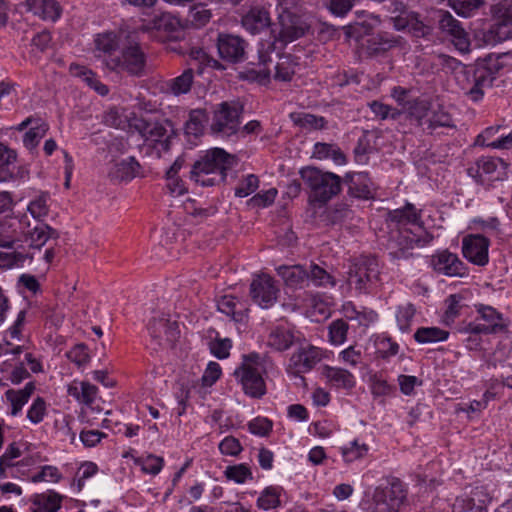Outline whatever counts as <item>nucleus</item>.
Segmentation results:
<instances>
[{"label": "nucleus", "instance_id": "f257e3e1", "mask_svg": "<svg viewBox=\"0 0 512 512\" xmlns=\"http://www.w3.org/2000/svg\"><path fill=\"white\" fill-rule=\"evenodd\" d=\"M501 68L498 57L488 55L475 66L460 70L456 76L457 84L469 99L477 102L483 98L485 89L492 86Z\"/></svg>", "mask_w": 512, "mask_h": 512}, {"label": "nucleus", "instance_id": "f03ea898", "mask_svg": "<svg viewBox=\"0 0 512 512\" xmlns=\"http://www.w3.org/2000/svg\"><path fill=\"white\" fill-rule=\"evenodd\" d=\"M235 156L221 148H212L205 151L195 161L190 176L201 186H214L222 183L226 178V172L235 164Z\"/></svg>", "mask_w": 512, "mask_h": 512}, {"label": "nucleus", "instance_id": "7ed1b4c3", "mask_svg": "<svg viewBox=\"0 0 512 512\" xmlns=\"http://www.w3.org/2000/svg\"><path fill=\"white\" fill-rule=\"evenodd\" d=\"M299 174L304 184L309 188L311 204L325 205L341 191V178L332 173L313 166L300 169Z\"/></svg>", "mask_w": 512, "mask_h": 512}, {"label": "nucleus", "instance_id": "20e7f679", "mask_svg": "<svg viewBox=\"0 0 512 512\" xmlns=\"http://www.w3.org/2000/svg\"><path fill=\"white\" fill-rule=\"evenodd\" d=\"M265 368L266 356L257 352L242 356V363L235 369L234 376L246 395L259 399L266 394V384L262 376Z\"/></svg>", "mask_w": 512, "mask_h": 512}, {"label": "nucleus", "instance_id": "39448f33", "mask_svg": "<svg viewBox=\"0 0 512 512\" xmlns=\"http://www.w3.org/2000/svg\"><path fill=\"white\" fill-rule=\"evenodd\" d=\"M104 65L111 71L126 72L139 77L145 73L146 55L140 44L130 36L122 49L121 56L105 59Z\"/></svg>", "mask_w": 512, "mask_h": 512}, {"label": "nucleus", "instance_id": "423d86ee", "mask_svg": "<svg viewBox=\"0 0 512 512\" xmlns=\"http://www.w3.org/2000/svg\"><path fill=\"white\" fill-rule=\"evenodd\" d=\"M406 499V490L399 479H393L386 487H377L372 498L363 503L365 512H398Z\"/></svg>", "mask_w": 512, "mask_h": 512}, {"label": "nucleus", "instance_id": "0eeeda50", "mask_svg": "<svg viewBox=\"0 0 512 512\" xmlns=\"http://www.w3.org/2000/svg\"><path fill=\"white\" fill-rule=\"evenodd\" d=\"M129 127L136 131L145 142L159 144L162 149L169 148V140L174 135V126L168 119L153 120L143 117H133Z\"/></svg>", "mask_w": 512, "mask_h": 512}, {"label": "nucleus", "instance_id": "6e6552de", "mask_svg": "<svg viewBox=\"0 0 512 512\" xmlns=\"http://www.w3.org/2000/svg\"><path fill=\"white\" fill-rule=\"evenodd\" d=\"M380 266L375 257H362L348 271L347 283L358 293H369L377 285Z\"/></svg>", "mask_w": 512, "mask_h": 512}, {"label": "nucleus", "instance_id": "1a4fd4ad", "mask_svg": "<svg viewBox=\"0 0 512 512\" xmlns=\"http://www.w3.org/2000/svg\"><path fill=\"white\" fill-rule=\"evenodd\" d=\"M279 30H272L275 41L291 43L306 34L310 24L304 15H298L288 8H282L278 13Z\"/></svg>", "mask_w": 512, "mask_h": 512}, {"label": "nucleus", "instance_id": "9d476101", "mask_svg": "<svg viewBox=\"0 0 512 512\" xmlns=\"http://www.w3.org/2000/svg\"><path fill=\"white\" fill-rule=\"evenodd\" d=\"M243 106L236 101L220 103L214 111L211 130L214 133L230 137L239 131Z\"/></svg>", "mask_w": 512, "mask_h": 512}, {"label": "nucleus", "instance_id": "9b49d317", "mask_svg": "<svg viewBox=\"0 0 512 512\" xmlns=\"http://www.w3.org/2000/svg\"><path fill=\"white\" fill-rule=\"evenodd\" d=\"M475 307L479 317L468 324V332L472 334H497L507 330L505 319L495 308L483 304Z\"/></svg>", "mask_w": 512, "mask_h": 512}, {"label": "nucleus", "instance_id": "f8f14e48", "mask_svg": "<svg viewBox=\"0 0 512 512\" xmlns=\"http://www.w3.org/2000/svg\"><path fill=\"white\" fill-rule=\"evenodd\" d=\"M17 223L24 241L30 248L41 249L49 239L59 237V233L43 221H31L26 215L17 220Z\"/></svg>", "mask_w": 512, "mask_h": 512}, {"label": "nucleus", "instance_id": "ddd939ff", "mask_svg": "<svg viewBox=\"0 0 512 512\" xmlns=\"http://www.w3.org/2000/svg\"><path fill=\"white\" fill-rule=\"evenodd\" d=\"M298 345L287 366V372L293 376H300L302 373L310 371L322 359L320 348L307 343L304 339Z\"/></svg>", "mask_w": 512, "mask_h": 512}, {"label": "nucleus", "instance_id": "4468645a", "mask_svg": "<svg viewBox=\"0 0 512 512\" xmlns=\"http://www.w3.org/2000/svg\"><path fill=\"white\" fill-rule=\"evenodd\" d=\"M279 291L276 281L266 274L253 279L250 285V294L253 301L266 309L276 303Z\"/></svg>", "mask_w": 512, "mask_h": 512}, {"label": "nucleus", "instance_id": "2eb2a0df", "mask_svg": "<svg viewBox=\"0 0 512 512\" xmlns=\"http://www.w3.org/2000/svg\"><path fill=\"white\" fill-rule=\"evenodd\" d=\"M489 240L479 234H470L462 240L463 256L472 264L485 266L489 262Z\"/></svg>", "mask_w": 512, "mask_h": 512}, {"label": "nucleus", "instance_id": "dca6fc26", "mask_svg": "<svg viewBox=\"0 0 512 512\" xmlns=\"http://www.w3.org/2000/svg\"><path fill=\"white\" fill-rule=\"evenodd\" d=\"M148 330L160 347H173L180 335L177 322L170 321L164 316L153 318L148 324Z\"/></svg>", "mask_w": 512, "mask_h": 512}, {"label": "nucleus", "instance_id": "f3484780", "mask_svg": "<svg viewBox=\"0 0 512 512\" xmlns=\"http://www.w3.org/2000/svg\"><path fill=\"white\" fill-rule=\"evenodd\" d=\"M430 264L436 272L446 276L465 277L468 275L466 265L456 254L451 253L448 250L432 255Z\"/></svg>", "mask_w": 512, "mask_h": 512}, {"label": "nucleus", "instance_id": "a211bd4d", "mask_svg": "<svg viewBox=\"0 0 512 512\" xmlns=\"http://www.w3.org/2000/svg\"><path fill=\"white\" fill-rule=\"evenodd\" d=\"M512 38V7L501 10L484 34L487 44L495 45Z\"/></svg>", "mask_w": 512, "mask_h": 512}, {"label": "nucleus", "instance_id": "6ab92c4d", "mask_svg": "<svg viewBox=\"0 0 512 512\" xmlns=\"http://www.w3.org/2000/svg\"><path fill=\"white\" fill-rule=\"evenodd\" d=\"M439 28L443 33H446L451 37V41L459 51H469L470 42L468 34L461 26L460 22L455 19L449 12H440Z\"/></svg>", "mask_w": 512, "mask_h": 512}, {"label": "nucleus", "instance_id": "aec40b11", "mask_svg": "<svg viewBox=\"0 0 512 512\" xmlns=\"http://www.w3.org/2000/svg\"><path fill=\"white\" fill-rule=\"evenodd\" d=\"M217 48L220 57L230 63H238L245 59L246 42L239 36L219 34Z\"/></svg>", "mask_w": 512, "mask_h": 512}, {"label": "nucleus", "instance_id": "412c9836", "mask_svg": "<svg viewBox=\"0 0 512 512\" xmlns=\"http://www.w3.org/2000/svg\"><path fill=\"white\" fill-rule=\"evenodd\" d=\"M499 165H503V162L498 158L481 157L467 169V174L477 183L484 185L487 181L500 179L499 174L494 175Z\"/></svg>", "mask_w": 512, "mask_h": 512}, {"label": "nucleus", "instance_id": "4be33fe9", "mask_svg": "<svg viewBox=\"0 0 512 512\" xmlns=\"http://www.w3.org/2000/svg\"><path fill=\"white\" fill-rule=\"evenodd\" d=\"M241 24L249 33L259 34L271 26L270 12L264 6H253L242 16Z\"/></svg>", "mask_w": 512, "mask_h": 512}, {"label": "nucleus", "instance_id": "5701e85b", "mask_svg": "<svg viewBox=\"0 0 512 512\" xmlns=\"http://www.w3.org/2000/svg\"><path fill=\"white\" fill-rule=\"evenodd\" d=\"M348 193L355 198H373V183L366 172L348 173L344 177Z\"/></svg>", "mask_w": 512, "mask_h": 512}, {"label": "nucleus", "instance_id": "b1692460", "mask_svg": "<svg viewBox=\"0 0 512 512\" xmlns=\"http://www.w3.org/2000/svg\"><path fill=\"white\" fill-rule=\"evenodd\" d=\"M302 339L294 330L284 326H277L268 335L267 345L272 349L283 352L292 345L300 343Z\"/></svg>", "mask_w": 512, "mask_h": 512}, {"label": "nucleus", "instance_id": "393cba45", "mask_svg": "<svg viewBox=\"0 0 512 512\" xmlns=\"http://www.w3.org/2000/svg\"><path fill=\"white\" fill-rule=\"evenodd\" d=\"M387 221L396 227L414 225L422 228L420 211L413 204L407 203L403 208L388 212Z\"/></svg>", "mask_w": 512, "mask_h": 512}, {"label": "nucleus", "instance_id": "a878e982", "mask_svg": "<svg viewBox=\"0 0 512 512\" xmlns=\"http://www.w3.org/2000/svg\"><path fill=\"white\" fill-rule=\"evenodd\" d=\"M25 6L43 20L56 21L61 15V8L55 0H25Z\"/></svg>", "mask_w": 512, "mask_h": 512}, {"label": "nucleus", "instance_id": "bb28decb", "mask_svg": "<svg viewBox=\"0 0 512 512\" xmlns=\"http://www.w3.org/2000/svg\"><path fill=\"white\" fill-rule=\"evenodd\" d=\"M63 496L59 493L48 490L44 493L33 495L31 498L32 512H57L61 508Z\"/></svg>", "mask_w": 512, "mask_h": 512}, {"label": "nucleus", "instance_id": "cd10ccee", "mask_svg": "<svg viewBox=\"0 0 512 512\" xmlns=\"http://www.w3.org/2000/svg\"><path fill=\"white\" fill-rule=\"evenodd\" d=\"M277 272L287 286L303 288L308 284V269L302 265L280 266Z\"/></svg>", "mask_w": 512, "mask_h": 512}, {"label": "nucleus", "instance_id": "c85d7f7f", "mask_svg": "<svg viewBox=\"0 0 512 512\" xmlns=\"http://www.w3.org/2000/svg\"><path fill=\"white\" fill-rule=\"evenodd\" d=\"M431 240V235L427 234L426 239L422 241L418 235L408 231L407 229H404L403 231H399V236L397 239L399 248L396 251L390 252V255H392L394 258H406L410 255L409 250L413 249L414 246L429 243Z\"/></svg>", "mask_w": 512, "mask_h": 512}, {"label": "nucleus", "instance_id": "c756f323", "mask_svg": "<svg viewBox=\"0 0 512 512\" xmlns=\"http://www.w3.org/2000/svg\"><path fill=\"white\" fill-rule=\"evenodd\" d=\"M501 126H491L486 128L476 138L475 144L493 149H510L512 147V134L501 136L500 138L490 141L499 131Z\"/></svg>", "mask_w": 512, "mask_h": 512}, {"label": "nucleus", "instance_id": "7c9ffc66", "mask_svg": "<svg viewBox=\"0 0 512 512\" xmlns=\"http://www.w3.org/2000/svg\"><path fill=\"white\" fill-rule=\"evenodd\" d=\"M341 312L345 319L356 321L359 326L367 327L377 319V314L370 309H357L353 302L347 301L342 305Z\"/></svg>", "mask_w": 512, "mask_h": 512}, {"label": "nucleus", "instance_id": "2f4dec72", "mask_svg": "<svg viewBox=\"0 0 512 512\" xmlns=\"http://www.w3.org/2000/svg\"><path fill=\"white\" fill-rule=\"evenodd\" d=\"M312 158L317 160L331 159L336 165H344L347 161L345 154L338 145L323 142L314 144Z\"/></svg>", "mask_w": 512, "mask_h": 512}, {"label": "nucleus", "instance_id": "473e14b6", "mask_svg": "<svg viewBox=\"0 0 512 512\" xmlns=\"http://www.w3.org/2000/svg\"><path fill=\"white\" fill-rule=\"evenodd\" d=\"M68 394L78 402L91 406L97 394V387L89 382L74 381L68 386Z\"/></svg>", "mask_w": 512, "mask_h": 512}, {"label": "nucleus", "instance_id": "72a5a7b5", "mask_svg": "<svg viewBox=\"0 0 512 512\" xmlns=\"http://www.w3.org/2000/svg\"><path fill=\"white\" fill-rule=\"evenodd\" d=\"M209 120L205 109H193L189 113V118L185 123V134L195 138L203 134L204 128Z\"/></svg>", "mask_w": 512, "mask_h": 512}, {"label": "nucleus", "instance_id": "f704fd0d", "mask_svg": "<svg viewBox=\"0 0 512 512\" xmlns=\"http://www.w3.org/2000/svg\"><path fill=\"white\" fill-rule=\"evenodd\" d=\"M35 390L33 382H28L23 389L19 390H8L6 392V398L11 405V414L16 416L28 402L30 396Z\"/></svg>", "mask_w": 512, "mask_h": 512}, {"label": "nucleus", "instance_id": "c9c22d12", "mask_svg": "<svg viewBox=\"0 0 512 512\" xmlns=\"http://www.w3.org/2000/svg\"><path fill=\"white\" fill-rule=\"evenodd\" d=\"M17 154L0 143V182L14 178Z\"/></svg>", "mask_w": 512, "mask_h": 512}, {"label": "nucleus", "instance_id": "e433bc0d", "mask_svg": "<svg viewBox=\"0 0 512 512\" xmlns=\"http://www.w3.org/2000/svg\"><path fill=\"white\" fill-rule=\"evenodd\" d=\"M312 283L316 287L331 289L337 284L336 278L323 267L317 264H311L308 268V284Z\"/></svg>", "mask_w": 512, "mask_h": 512}, {"label": "nucleus", "instance_id": "4c0bfd02", "mask_svg": "<svg viewBox=\"0 0 512 512\" xmlns=\"http://www.w3.org/2000/svg\"><path fill=\"white\" fill-rule=\"evenodd\" d=\"M179 25V21L177 18L172 16L170 13L161 12L159 14L154 15V17L142 25L143 31L149 30H162L166 32L175 31L177 26Z\"/></svg>", "mask_w": 512, "mask_h": 512}, {"label": "nucleus", "instance_id": "58836bf2", "mask_svg": "<svg viewBox=\"0 0 512 512\" xmlns=\"http://www.w3.org/2000/svg\"><path fill=\"white\" fill-rule=\"evenodd\" d=\"M298 63L290 54L281 55L275 66L274 78L279 81L289 82L292 80Z\"/></svg>", "mask_w": 512, "mask_h": 512}, {"label": "nucleus", "instance_id": "ea45409f", "mask_svg": "<svg viewBox=\"0 0 512 512\" xmlns=\"http://www.w3.org/2000/svg\"><path fill=\"white\" fill-rule=\"evenodd\" d=\"M193 81L194 72L191 68H188L185 69L179 76L169 80L167 87L173 95L179 96L182 94H187L190 91Z\"/></svg>", "mask_w": 512, "mask_h": 512}, {"label": "nucleus", "instance_id": "a19ab883", "mask_svg": "<svg viewBox=\"0 0 512 512\" xmlns=\"http://www.w3.org/2000/svg\"><path fill=\"white\" fill-rule=\"evenodd\" d=\"M325 375L327 379L338 388L351 389L355 386L354 376L345 369L327 367Z\"/></svg>", "mask_w": 512, "mask_h": 512}, {"label": "nucleus", "instance_id": "79ce46f5", "mask_svg": "<svg viewBox=\"0 0 512 512\" xmlns=\"http://www.w3.org/2000/svg\"><path fill=\"white\" fill-rule=\"evenodd\" d=\"M238 306L242 307L243 305L231 295H225L217 302L218 310L221 313L230 316L236 322H242L245 314L242 309H238Z\"/></svg>", "mask_w": 512, "mask_h": 512}, {"label": "nucleus", "instance_id": "37998d69", "mask_svg": "<svg viewBox=\"0 0 512 512\" xmlns=\"http://www.w3.org/2000/svg\"><path fill=\"white\" fill-rule=\"evenodd\" d=\"M449 332L438 327H421L414 333V339L420 344H429L445 341Z\"/></svg>", "mask_w": 512, "mask_h": 512}, {"label": "nucleus", "instance_id": "c03bdc74", "mask_svg": "<svg viewBox=\"0 0 512 512\" xmlns=\"http://www.w3.org/2000/svg\"><path fill=\"white\" fill-rule=\"evenodd\" d=\"M406 109L409 115L418 122V125L423 126L426 125L425 121L430 116L431 103L427 100L417 98L413 101H409Z\"/></svg>", "mask_w": 512, "mask_h": 512}, {"label": "nucleus", "instance_id": "a18cd8bd", "mask_svg": "<svg viewBox=\"0 0 512 512\" xmlns=\"http://www.w3.org/2000/svg\"><path fill=\"white\" fill-rule=\"evenodd\" d=\"M140 164L134 157H128L115 165L113 176L119 180H131L139 173Z\"/></svg>", "mask_w": 512, "mask_h": 512}, {"label": "nucleus", "instance_id": "49530a36", "mask_svg": "<svg viewBox=\"0 0 512 512\" xmlns=\"http://www.w3.org/2000/svg\"><path fill=\"white\" fill-rule=\"evenodd\" d=\"M397 39L388 33H378L368 40V49L375 54L386 52L397 45Z\"/></svg>", "mask_w": 512, "mask_h": 512}, {"label": "nucleus", "instance_id": "de8ad7c7", "mask_svg": "<svg viewBox=\"0 0 512 512\" xmlns=\"http://www.w3.org/2000/svg\"><path fill=\"white\" fill-rule=\"evenodd\" d=\"M70 70L75 75L83 77L84 81L100 95L105 96L108 94V87L102 84L98 79H96L94 73L91 70H88L86 67L79 66L76 64H72L70 66Z\"/></svg>", "mask_w": 512, "mask_h": 512}, {"label": "nucleus", "instance_id": "09e8293b", "mask_svg": "<svg viewBox=\"0 0 512 512\" xmlns=\"http://www.w3.org/2000/svg\"><path fill=\"white\" fill-rule=\"evenodd\" d=\"M282 488L269 486L266 487L257 499V506L263 510L277 508L280 505V493Z\"/></svg>", "mask_w": 512, "mask_h": 512}, {"label": "nucleus", "instance_id": "8fccbe9b", "mask_svg": "<svg viewBox=\"0 0 512 512\" xmlns=\"http://www.w3.org/2000/svg\"><path fill=\"white\" fill-rule=\"evenodd\" d=\"M95 46L98 52H102L105 55V59H109L110 57H114L112 52H114L118 46V39L116 34L112 32L102 33L97 36L95 39Z\"/></svg>", "mask_w": 512, "mask_h": 512}, {"label": "nucleus", "instance_id": "3c124183", "mask_svg": "<svg viewBox=\"0 0 512 512\" xmlns=\"http://www.w3.org/2000/svg\"><path fill=\"white\" fill-rule=\"evenodd\" d=\"M349 325L344 319H336L328 326L329 341L333 345H341L347 339Z\"/></svg>", "mask_w": 512, "mask_h": 512}, {"label": "nucleus", "instance_id": "603ef678", "mask_svg": "<svg viewBox=\"0 0 512 512\" xmlns=\"http://www.w3.org/2000/svg\"><path fill=\"white\" fill-rule=\"evenodd\" d=\"M48 200V194L42 193L29 203L27 210L33 220L43 221L47 217L49 213Z\"/></svg>", "mask_w": 512, "mask_h": 512}, {"label": "nucleus", "instance_id": "864d4df0", "mask_svg": "<svg viewBox=\"0 0 512 512\" xmlns=\"http://www.w3.org/2000/svg\"><path fill=\"white\" fill-rule=\"evenodd\" d=\"M449 6L461 17L472 16L483 4V0H449Z\"/></svg>", "mask_w": 512, "mask_h": 512}, {"label": "nucleus", "instance_id": "5fc2aeb1", "mask_svg": "<svg viewBox=\"0 0 512 512\" xmlns=\"http://www.w3.org/2000/svg\"><path fill=\"white\" fill-rule=\"evenodd\" d=\"M295 124L302 128L321 130L326 128L327 121L322 116H316L310 113H301L292 115Z\"/></svg>", "mask_w": 512, "mask_h": 512}, {"label": "nucleus", "instance_id": "6e6d98bb", "mask_svg": "<svg viewBox=\"0 0 512 512\" xmlns=\"http://www.w3.org/2000/svg\"><path fill=\"white\" fill-rule=\"evenodd\" d=\"M425 123L427 125V129L430 130H435L439 127H455L451 116L441 108L431 111L430 116L427 118Z\"/></svg>", "mask_w": 512, "mask_h": 512}, {"label": "nucleus", "instance_id": "4d7b16f0", "mask_svg": "<svg viewBox=\"0 0 512 512\" xmlns=\"http://www.w3.org/2000/svg\"><path fill=\"white\" fill-rule=\"evenodd\" d=\"M368 106L373 114L380 120H386L389 118L397 120L401 115V111L397 108L391 107L377 100L369 102Z\"/></svg>", "mask_w": 512, "mask_h": 512}, {"label": "nucleus", "instance_id": "13d9d810", "mask_svg": "<svg viewBox=\"0 0 512 512\" xmlns=\"http://www.w3.org/2000/svg\"><path fill=\"white\" fill-rule=\"evenodd\" d=\"M394 6V11H399L398 15L391 17L394 28L396 30L409 29L415 12L405 9L402 3H394Z\"/></svg>", "mask_w": 512, "mask_h": 512}, {"label": "nucleus", "instance_id": "bf43d9fd", "mask_svg": "<svg viewBox=\"0 0 512 512\" xmlns=\"http://www.w3.org/2000/svg\"><path fill=\"white\" fill-rule=\"evenodd\" d=\"M415 308L412 304L400 306L397 310L396 319L399 329L402 332L410 331L412 320L415 316Z\"/></svg>", "mask_w": 512, "mask_h": 512}, {"label": "nucleus", "instance_id": "052dcab7", "mask_svg": "<svg viewBox=\"0 0 512 512\" xmlns=\"http://www.w3.org/2000/svg\"><path fill=\"white\" fill-rule=\"evenodd\" d=\"M48 127L44 123L37 124L36 126L31 127L23 137V143L26 148L33 149L35 148L40 140L45 136Z\"/></svg>", "mask_w": 512, "mask_h": 512}, {"label": "nucleus", "instance_id": "680f3d73", "mask_svg": "<svg viewBox=\"0 0 512 512\" xmlns=\"http://www.w3.org/2000/svg\"><path fill=\"white\" fill-rule=\"evenodd\" d=\"M341 451L346 462H353L367 454L368 446L365 443L360 444L357 440H354L349 446L341 448Z\"/></svg>", "mask_w": 512, "mask_h": 512}, {"label": "nucleus", "instance_id": "e2e57ef3", "mask_svg": "<svg viewBox=\"0 0 512 512\" xmlns=\"http://www.w3.org/2000/svg\"><path fill=\"white\" fill-rule=\"evenodd\" d=\"M136 463L141 466L143 472L157 475L163 468L164 460L162 457L149 454L145 458H139Z\"/></svg>", "mask_w": 512, "mask_h": 512}, {"label": "nucleus", "instance_id": "0e129e2a", "mask_svg": "<svg viewBox=\"0 0 512 512\" xmlns=\"http://www.w3.org/2000/svg\"><path fill=\"white\" fill-rule=\"evenodd\" d=\"M224 473L229 480L239 484L244 483L247 479H252L251 470L246 464L228 466Z\"/></svg>", "mask_w": 512, "mask_h": 512}, {"label": "nucleus", "instance_id": "69168bd1", "mask_svg": "<svg viewBox=\"0 0 512 512\" xmlns=\"http://www.w3.org/2000/svg\"><path fill=\"white\" fill-rule=\"evenodd\" d=\"M259 187V179L254 174L247 175L235 188V195L244 198L255 192Z\"/></svg>", "mask_w": 512, "mask_h": 512}, {"label": "nucleus", "instance_id": "338daca9", "mask_svg": "<svg viewBox=\"0 0 512 512\" xmlns=\"http://www.w3.org/2000/svg\"><path fill=\"white\" fill-rule=\"evenodd\" d=\"M232 341L229 338H215L210 341V352L218 359H225L230 355Z\"/></svg>", "mask_w": 512, "mask_h": 512}, {"label": "nucleus", "instance_id": "774afa93", "mask_svg": "<svg viewBox=\"0 0 512 512\" xmlns=\"http://www.w3.org/2000/svg\"><path fill=\"white\" fill-rule=\"evenodd\" d=\"M452 512H483V509L481 506L476 505L473 499L459 497L452 504Z\"/></svg>", "mask_w": 512, "mask_h": 512}]
</instances>
